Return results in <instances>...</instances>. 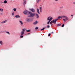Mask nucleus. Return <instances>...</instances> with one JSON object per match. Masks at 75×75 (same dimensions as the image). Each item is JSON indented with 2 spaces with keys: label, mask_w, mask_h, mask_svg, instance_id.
<instances>
[{
  "label": "nucleus",
  "mask_w": 75,
  "mask_h": 75,
  "mask_svg": "<svg viewBox=\"0 0 75 75\" xmlns=\"http://www.w3.org/2000/svg\"><path fill=\"white\" fill-rule=\"evenodd\" d=\"M28 16L30 17H34L35 15L34 13H33L29 11L28 12Z\"/></svg>",
  "instance_id": "1"
},
{
  "label": "nucleus",
  "mask_w": 75,
  "mask_h": 75,
  "mask_svg": "<svg viewBox=\"0 0 75 75\" xmlns=\"http://www.w3.org/2000/svg\"><path fill=\"white\" fill-rule=\"evenodd\" d=\"M62 17L64 18L65 19H63V21H64V22H66V20H68V18L66 16H62Z\"/></svg>",
  "instance_id": "2"
},
{
  "label": "nucleus",
  "mask_w": 75,
  "mask_h": 75,
  "mask_svg": "<svg viewBox=\"0 0 75 75\" xmlns=\"http://www.w3.org/2000/svg\"><path fill=\"white\" fill-rule=\"evenodd\" d=\"M26 21L28 22H31V21H32L33 20L30 18H26Z\"/></svg>",
  "instance_id": "3"
},
{
  "label": "nucleus",
  "mask_w": 75,
  "mask_h": 75,
  "mask_svg": "<svg viewBox=\"0 0 75 75\" xmlns=\"http://www.w3.org/2000/svg\"><path fill=\"white\" fill-rule=\"evenodd\" d=\"M58 20V19L57 18L55 19V20H53L52 21V23H54V24H56V21H57Z\"/></svg>",
  "instance_id": "4"
},
{
  "label": "nucleus",
  "mask_w": 75,
  "mask_h": 75,
  "mask_svg": "<svg viewBox=\"0 0 75 75\" xmlns=\"http://www.w3.org/2000/svg\"><path fill=\"white\" fill-rule=\"evenodd\" d=\"M28 12H29V11H27V10H25L23 11V13L24 14H27L28 15Z\"/></svg>",
  "instance_id": "5"
},
{
  "label": "nucleus",
  "mask_w": 75,
  "mask_h": 75,
  "mask_svg": "<svg viewBox=\"0 0 75 75\" xmlns=\"http://www.w3.org/2000/svg\"><path fill=\"white\" fill-rule=\"evenodd\" d=\"M30 10L32 12H35V10L34 8H31L30 9Z\"/></svg>",
  "instance_id": "6"
},
{
  "label": "nucleus",
  "mask_w": 75,
  "mask_h": 75,
  "mask_svg": "<svg viewBox=\"0 0 75 75\" xmlns=\"http://www.w3.org/2000/svg\"><path fill=\"white\" fill-rule=\"evenodd\" d=\"M38 23V21H36L35 22H34V23H33V24H37Z\"/></svg>",
  "instance_id": "7"
},
{
  "label": "nucleus",
  "mask_w": 75,
  "mask_h": 75,
  "mask_svg": "<svg viewBox=\"0 0 75 75\" xmlns=\"http://www.w3.org/2000/svg\"><path fill=\"white\" fill-rule=\"evenodd\" d=\"M24 32H23V31H21V35H23L24 34Z\"/></svg>",
  "instance_id": "8"
},
{
  "label": "nucleus",
  "mask_w": 75,
  "mask_h": 75,
  "mask_svg": "<svg viewBox=\"0 0 75 75\" xmlns=\"http://www.w3.org/2000/svg\"><path fill=\"white\" fill-rule=\"evenodd\" d=\"M23 5L25 6V5L26 4V1H23Z\"/></svg>",
  "instance_id": "9"
},
{
  "label": "nucleus",
  "mask_w": 75,
  "mask_h": 75,
  "mask_svg": "<svg viewBox=\"0 0 75 75\" xmlns=\"http://www.w3.org/2000/svg\"><path fill=\"white\" fill-rule=\"evenodd\" d=\"M37 13H38V14H40V11L39 10V9L38 8H37Z\"/></svg>",
  "instance_id": "10"
},
{
  "label": "nucleus",
  "mask_w": 75,
  "mask_h": 75,
  "mask_svg": "<svg viewBox=\"0 0 75 75\" xmlns=\"http://www.w3.org/2000/svg\"><path fill=\"white\" fill-rule=\"evenodd\" d=\"M35 14H36V16H37V18H39V16L38 14H37V13H35Z\"/></svg>",
  "instance_id": "11"
},
{
  "label": "nucleus",
  "mask_w": 75,
  "mask_h": 75,
  "mask_svg": "<svg viewBox=\"0 0 75 75\" xmlns=\"http://www.w3.org/2000/svg\"><path fill=\"white\" fill-rule=\"evenodd\" d=\"M16 18H19V17H20L19 15H16L15 16Z\"/></svg>",
  "instance_id": "12"
},
{
  "label": "nucleus",
  "mask_w": 75,
  "mask_h": 75,
  "mask_svg": "<svg viewBox=\"0 0 75 75\" xmlns=\"http://www.w3.org/2000/svg\"><path fill=\"white\" fill-rule=\"evenodd\" d=\"M53 19V18L52 17L49 20V22H50L51 20H52Z\"/></svg>",
  "instance_id": "13"
},
{
  "label": "nucleus",
  "mask_w": 75,
  "mask_h": 75,
  "mask_svg": "<svg viewBox=\"0 0 75 75\" xmlns=\"http://www.w3.org/2000/svg\"><path fill=\"white\" fill-rule=\"evenodd\" d=\"M0 44L1 45H3V42L2 41H0Z\"/></svg>",
  "instance_id": "14"
},
{
  "label": "nucleus",
  "mask_w": 75,
  "mask_h": 75,
  "mask_svg": "<svg viewBox=\"0 0 75 75\" xmlns=\"http://www.w3.org/2000/svg\"><path fill=\"white\" fill-rule=\"evenodd\" d=\"M7 1H6V0H5V1H4V4L7 3Z\"/></svg>",
  "instance_id": "15"
},
{
  "label": "nucleus",
  "mask_w": 75,
  "mask_h": 75,
  "mask_svg": "<svg viewBox=\"0 0 75 75\" xmlns=\"http://www.w3.org/2000/svg\"><path fill=\"white\" fill-rule=\"evenodd\" d=\"M19 22L21 23V25H23V23L22 21H19Z\"/></svg>",
  "instance_id": "16"
},
{
  "label": "nucleus",
  "mask_w": 75,
  "mask_h": 75,
  "mask_svg": "<svg viewBox=\"0 0 75 75\" xmlns=\"http://www.w3.org/2000/svg\"><path fill=\"white\" fill-rule=\"evenodd\" d=\"M0 10L1 11H3V9L2 8H0Z\"/></svg>",
  "instance_id": "17"
},
{
  "label": "nucleus",
  "mask_w": 75,
  "mask_h": 75,
  "mask_svg": "<svg viewBox=\"0 0 75 75\" xmlns=\"http://www.w3.org/2000/svg\"><path fill=\"white\" fill-rule=\"evenodd\" d=\"M40 11H41V10H42V7H40Z\"/></svg>",
  "instance_id": "18"
},
{
  "label": "nucleus",
  "mask_w": 75,
  "mask_h": 75,
  "mask_svg": "<svg viewBox=\"0 0 75 75\" xmlns=\"http://www.w3.org/2000/svg\"><path fill=\"white\" fill-rule=\"evenodd\" d=\"M26 31L28 32V33H29V32L30 31V30H26Z\"/></svg>",
  "instance_id": "19"
},
{
  "label": "nucleus",
  "mask_w": 75,
  "mask_h": 75,
  "mask_svg": "<svg viewBox=\"0 0 75 75\" xmlns=\"http://www.w3.org/2000/svg\"><path fill=\"white\" fill-rule=\"evenodd\" d=\"M45 28H43L41 30H45Z\"/></svg>",
  "instance_id": "20"
},
{
  "label": "nucleus",
  "mask_w": 75,
  "mask_h": 75,
  "mask_svg": "<svg viewBox=\"0 0 75 75\" xmlns=\"http://www.w3.org/2000/svg\"><path fill=\"white\" fill-rule=\"evenodd\" d=\"M62 17H60V16H59V17H58V18L59 19H60L61 18H62Z\"/></svg>",
  "instance_id": "21"
},
{
  "label": "nucleus",
  "mask_w": 75,
  "mask_h": 75,
  "mask_svg": "<svg viewBox=\"0 0 75 75\" xmlns=\"http://www.w3.org/2000/svg\"><path fill=\"white\" fill-rule=\"evenodd\" d=\"M50 18V17H49L48 18H47V20L48 21Z\"/></svg>",
  "instance_id": "22"
},
{
  "label": "nucleus",
  "mask_w": 75,
  "mask_h": 75,
  "mask_svg": "<svg viewBox=\"0 0 75 75\" xmlns=\"http://www.w3.org/2000/svg\"><path fill=\"white\" fill-rule=\"evenodd\" d=\"M13 10V11H16V8H14Z\"/></svg>",
  "instance_id": "23"
},
{
  "label": "nucleus",
  "mask_w": 75,
  "mask_h": 75,
  "mask_svg": "<svg viewBox=\"0 0 75 75\" xmlns=\"http://www.w3.org/2000/svg\"><path fill=\"white\" fill-rule=\"evenodd\" d=\"M40 0H37V2H38V3H39V2H40Z\"/></svg>",
  "instance_id": "24"
},
{
  "label": "nucleus",
  "mask_w": 75,
  "mask_h": 75,
  "mask_svg": "<svg viewBox=\"0 0 75 75\" xmlns=\"http://www.w3.org/2000/svg\"><path fill=\"white\" fill-rule=\"evenodd\" d=\"M61 25V24H58L57 25V26H59Z\"/></svg>",
  "instance_id": "25"
},
{
  "label": "nucleus",
  "mask_w": 75,
  "mask_h": 75,
  "mask_svg": "<svg viewBox=\"0 0 75 75\" xmlns=\"http://www.w3.org/2000/svg\"><path fill=\"white\" fill-rule=\"evenodd\" d=\"M38 27H36L35 28V30H38Z\"/></svg>",
  "instance_id": "26"
},
{
  "label": "nucleus",
  "mask_w": 75,
  "mask_h": 75,
  "mask_svg": "<svg viewBox=\"0 0 75 75\" xmlns=\"http://www.w3.org/2000/svg\"><path fill=\"white\" fill-rule=\"evenodd\" d=\"M50 22V21L49 20V21L47 22V24H49Z\"/></svg>",
  "instance_id": "27"
},
{
  "label": "nucleus",
  "mask_w": 75,
  "mask_h": 75,
  "mask_svg": "<svg viewBox=\"0 0 75 75\" xmlns=\"http://www.w3.org/2000/svg\"><path fill=\"white\" fill-rule=\"evenodd\" d=\"M64 24H63L62 26V27H64Z\"/></svg>",
  "instance_id": "28"
},
{
  "label": "nucleus",
  "mask_w": 75,
  "mask_h": 75,
  "mask_svg": "<svg viewBox=\"0 0 75 75\" xmlns=\"http://www.w3.org/2000/svg\"><path fill=\"white\" fill-rule=\"evenodd\" d=\"M6 33H8V34H10V33L9 32H6Z\"/></svg>",
  "instance_id": "29"
},
{
  "label": "nucleus",
  "mask_w": 75,
  "mask_h": 75,
  "mask_svg": "<svg viewBox=\"0 0 75 75\" xmlns=\"http://www.w3.org/2000/svg\"><path fill=\"white\" fill-rule=\"evenodd\" d=\"M22 35L21 36H20V38H23V36L22 35Z\"/></svg>",
  "instance_id": "30"
},
{
  "label": "nucleus",
  "mask_w": 75,
  "mask_h": 75,
  "mask_svg": "<svg viewBox=\"0 0 75 75\" xmlns=\"http://www.w3.org/2000/svg\"><path fill=\"white\" fill-rule=\"evenodd\" d=\"M22 30H23L22 31H23L24 32V31H25V29H22Z\"/></svg>",
  "instance_id": "31"
},
{
  "label": "nucleus",
  "mask_w": 75,
  "mask_h": 75,
  "mask_svg": "<svg viewBox=\"0 0 75 75\" xmlns=\"http://www.w3.org/2000/svg\"><path fill=\"white\" fill-rule=\"evenodd\" d=\"M14 13H13L12 14V15L13 16H14Z\"/></svg>",
  "instance_id": "32"
},
{
  "label": "nucleus",
  "mask_w": 75,
  "mask_h": 75,
  "mask_svg": "<svg viewBox=\"0 0 75 75\" xmlns=\"http://www.w3.org/2000/svg\"><path fill=\"white\" fill-rule=\"evenodd\" d=\"M6 23V22L5 21H4L3 22V23Z\"/></svg>",
  "instance_id": "33"
},
{
  "label": "nucleus",
  "mask_w": 75,
  "mask_h": 75,
  "mask_svg": "<svg viewBox=\"0 0 75 75\" xmlns=\"http://www.w3.org/2000/svg\"><path fill=\"white\" fill-rule=\"evenodd\" d=\"M50 35H51V34L50 33L49 34V35H48L49 36H50Z\"/></svg>",
  "instance_id": "34"
},
{
  "label": "nucleus",
  "mask_w": 75,
  "mask_h": 75,
  "mask_svg": "<svg viewBox=\"0 0 75 75\" xmlns=\"http://www.w3.org/2000/svg\"><path fill=\"white\" fill-rule=\"evenodd\" d=\"M72 4H75V2H74L72 3Z\"/></svg>",
  "instance_id": "35"
},
{
  "label": "nucleus",
  "mask_w": 75,
  "mask_h": 75,
  "mask_svg": "<svg viewBox=\"0 0 75 75\" xmlns=\"http://www.w3.org/2000/svg\"><path fill=\"white\" fill-rule=\"evenodd\" d=\"M47 28H50V26L49 25H48L47 26Z\"/></svg>",
  "instance_id": "36"
},
{
  "label": "nucleus",
  "mask_w": 75,
  "mask_h": 75,
  "mask_svg": "<svg viewBox=\"0 0 75 75\" xmlns=\"http://www.w3.org/2000/svg\"><path fill=\"white\" fill-rule=\"evenodd\" d=\"M52 21H51V22H50V24H52Z\"/></svg>",
  "instance_id": "37"
},
{
  "label": "nucleus",
  "mask_w": 75,
  "mask_h": 75,
  "mask_svg": "<svg viewBox=\"0 0 75 75\" xmlns=\"http://www.w3.org/2000/svg\"><path fill=\"white\" fill-rule=\"evenodd\" d=\"M52 34H53V32H52Z\"/></svg>",
  "instance_id": "38"
},
{
  "label": "nucleus",
  "mask_w": 75,
  "mask_h": 75,
  "mask_svg": "<svg viewBox=\"0 0 75 75\" xmlns=\"http://www.w3.org/2000/svg\"><path fill=\"white\" fill-rule=\"evenodd\" d=\"M73 16V15H71V16Z\"/></svg>",
  "instance_id": "39"
},
{
  "label": "nucleus",
  "mask_w": 75,
  "mask_h": 75,
  "mask_svg": "<svg viewBox=\"0 0 75 75\" xmlns=\"http://www.w3.org/2000/svg\"><path fill=\"white\" fill-rule=\"evenodd\" d=\"M55 1H58V0H55Z\"/></svg>",
  "instance_id": "40"
}]
</instances>
